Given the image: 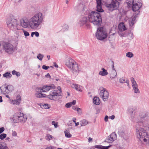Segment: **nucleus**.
<instances>
[{
    "label": "nucleus",
    "mask_w": 149,
    "mask_h": 149,
    "mask_svg": "<svg viewBox=\"0 0 149 149\" xmlns=\"http://www.w3.org/2000/svg\"><path fill=\"white\" fill-rule=\"evenodd\" d=\"M45 15L41 12L37 13L29 19L26 17H23L20 20V25L24 28L30 27L32 29L39 28L44 22Z\"/></svg>",
    "instance_id": "obj_1"
},
{
    "label": "nucleus",
    "mask_w": 149,
    "mask_h": 149,
    "mask_svg": "<svg viewBox=\"0 0 149 149\" xmlns=\"http://www.w3.org/2000/svg\"><path fill=\"white\" fill-rule=\"evenodd\" d=\"M87 15L89 22L95 25L99 26L102 22V19L100 14L95 11L89 12L88 11L86 13Z\"/></svg>",
    "instance_id": "obj_2"
},
{
    "label": "nucleus",
    "mask_w": 149,
    "mask_h": 149,
    "mask_svg": "<svg viewBox=\"0 0 149 149\" xmlns=\"http://www.w3.org/2000/svg\"><path fill=\"white\" fill-rule=\"evenodd\" d=\"M127 3L129 7H132L134 11L139 12V10L142 6L141 0H128Z\"/></svg>",
    "instance_id": "obj_3"
},
{
    "label": "nucleus",
    "mask_w": 149,
    "mask_h": 149,
    "mask_svg": "<svg viewBox=\"0 0 149 149\" xmlns=\"http://www.w3.org/2000/svg\"><path fill=\"white\" fill-rule=\"evenodd\" d=\"M107 32L102 27H100L97 29V32L96 33L97 38L100 40H102L107 37Z\"/></svg>",
    "instance_id": "obj_4"
},
{
    "label": "nucleus",
    "mask_w": 149,
    "mask_h": 149,
    "mask_svg": "<svg viewBox=\"0 0 149 149\" xmlns=\"http://www.w3.org/2000/svg\"><path fill=\"white\" fill-rule=\"evenodd\" d=\"M14 89L13 86L5 84L0 87V91L2 94L5 95L11 93Z\"/></svg>",
    "instance_id": "obj_5"
},
{
    "label": "nucleus",
    "mask_w": 149,
    "mask_h": 149,
    "mask_svg": "<svg viewBox=\"0 0 149 149\" xmlns=\"http://www.w3.org/2000/svg\"><path fill=\"white\" fill-rule=\"evenodd\" d=\"M7 26L13 30H16L18 29L19 24L17 20L15 19L10 18L6 21Z\"/></svg>",
    "instance_id": "obj_6"
},
{
    "label": "nucleus",
    "mask_w": 149,
    "mask_h": 149,
    "mask_svg": "<svg viewBox=\"0 0 149 149\" xmlns=\"http://www.w3.org/2000/svg\"><path fill=\"white\" fill-rule=\"evenodd\" d=\"M119 3L116 0H113L110 3H106L105 5L108 10L112 12L117 9L119 7Z\"/></svg>",
    "instance_id": "obj_7"
},
{
    "label": "nucleus",
    "mask_w": 149,
    "mask_h": 149,
    "mask_svg": "<svg viewBox=\"0 0 149 149\" xmlns=\"http://www.w3.org/2000/svg\"><path fill=\"white\" fill-rule=\"evenodd\" d=\"M100 95V97L104 102L107 101L109 96V93L105 88L101 87L99 88Z\"/></svg>",
    "instance_id": "obj_8"
},
{
    "label": "nucleus",
    "mask_w": 149,
    "mask_h": 149,
    "mask_svg": "<svg viewBox=\"0 0 149 149\" xmlns=\"http://www.w3.org/2000/svg\"><path fill=\"white\" fill-rule=\"evenodd\" d=\"M87 17L84 16L81 17L79 22V24L81 26L87 29H89L90 27V25Z\"/></svg>",
    "instance_id": "obj_9"
},
{
    "label": "nucleus",
    "mask_w": 149,
    "mask_h": 149,
    "mask_svg": "<svg viewBox=\"0 0 149 149\" xmlns=\"http://www.w3.org/2000/svg\"><path fill=\"white\" fill-rule=\"evenodd\" d=\"M73 73L78 74L81 70V69L80 65L75 61L69 68Z\"/></svg>",
    "instance_id": "obj_10"
},
{
    "label": "nucleus",
    "mask_w": 149,
    "mask_h": 149,
    "mask_svg": "<svg viewBox=\"0 0 149 149\" xmlns=\"http://www.w3.org/2000/svg\"><path fill=\"white\" fill-rule=\"evenodd\" d=\"M73 73L78 74L81 70V69L80 65L75 61L69 68Z\"/></svg>",
    "instance_id": "obj_11"
},
{
    "label": "nucleus",
    "mask_w": 149,
    "mask_h": 149,
    "mask_svg": "<svg viewBox=\"0 0 149 149\" xmlns=\"http://www.w3.org/2000/svg\"><path fill=\"white\" fill-rule=\"evenodd\" d=\"M3 48L7 53H11L14 50V48L13 45L10 43L4 42L2 44Z\"/></svg>",
    "instance_id": "obj_12"
},
{
    "label": "nucleus",
    "mask_w": 149,
    "mask_h": 149,
    "mask_svg": "<svg viewBox=\"0 0 149 149\" xmlns=\"http://www.w3.org/2000/svg\"><path fill=\"white\" fill-rule=\"evenodd\" d=\"M56 88L54 84H51L49 86H44L42 88H38L37 89L41 92H47L50 90L54 89Z\"/></svg>",
    "instance_id": "obj_13"
},
{
    "label": "nucleus",
    "mask_w": 149,
    "mask_h": 149,
    "mask_svg": "<svg viewBox=\"0 0 149 149\" xmlns=\"http://www.w3.org/2000/svg\"><path fill=\"white\" fill-rule=\"evenodd\" d=\"M59 96L56 90L50 92L49 95L47 96V97L51 100H56Z\"/></svg>",
    "instance_id": "obj_14"
},
{
    "label": "nucleus",
    "mask_w": 149,
    "mask_h": 149,
    "mask_svg": "<svg viewBox=\"0 0 149 149\" xmlns=\"http://www.w3.org/2000/svg\"><path fill=\"white\" fill-rule=\"evenodd\" d=\"M130 80L132 82V86L133 88L134 93H139L140 91L138 88L137 84L136 83L134 78L133 77H131Z\"/></svg>",
    "instance_id": "obj_15"
},
{
    "label": "nucleus",
    "mask_w": 149,
    "mask_h": 149,
    "mask_svg": "<svg viewBox=\"0 0 149 149\" xmlns=\"http://www.w3.org/2000/svg\"><path fill=\"white\" fill-rule=\"evenodd\" d=\"M21 100V96L19 95H18L17 96L16 99H10L9 101L10 103L11 104L17 105L20 104Z\"/></svg>",
    "instance_id": "obj_16"
},
{
    "label": "nucleus",
    "mask_w": 149,
    "mask_h": 149,
    "mask_svg": "<svg viewBox=\"0 0 149 149\" xmlns=\"http://www.w3.org/2000/svg\"><path fill=\"white\" fill-rule=\"evenodd\" d=\"M116 138L117 136L115 132H113L107 138L106 141L107 142L112 143L116 140Z\"/></svg>",
    "instance_id": "obj_17"
},
{
    "label": "nucleus",
    "mask_w": 149,
    "mask_h": 149,
    "mask_svg": "<svg viewBox=\"0 0 149 149\" xmlns=\"http://www.w3.org/2000/svg\"><path fill=\"white\" fill-rule=\"evenodd\" d=\"M21 115H22V113L20 112H18L15 113L14 114L13 118V122L15 123L19 122V119Z\"/></svg>",
    "instance_id": "obj_18"
},
{
    "label": "nucleus",
    "mask_w": 149,
    "mask_h": 149,
    "mask_svg": "<svg viewBox=\"0 0 149 149\" xmlns=\"http://www.w3.org/2000/svg\"><path fill=\"white\" fill-rule=\"evenodd\" d=\"M75 61L71 58H68L65 61V65L69 68Z\"/></svg>",
    "instance_id": "obj_19"
},
{
    "label": "nucleus",
    "mask_w": 149,
    "mask_h": 149,
    "mask_svg": "<svg viewBox=\"0 0 149 149\" xmlns=\"http://www.w3.org/2000/svg\"><path fill=\"white\" fill-rule=\"evenodd\" d=\"M97 2V10L99 12H102L104 10L102 8L101 0H96Z\"/></svg>",
    "instance_id": "obj_20"
},
{
    "label": "nucleus",
    "mask_w": 149,
    "mask_h": 149,
    "mask_svg": "<svg viewBox=\"0 0 149 149\" xmlns=\"http://www.w3.org/2000/svg\"><path fill=\"white\" fill-rule=\"evenodd\" d=\"M136 15L132 17L131 18H130L129 20V24L130 26L132 27L136 22Z\"/></svg>",
    "instance_id": "obj_21"
},
{
    "label": "nucleus",
    "mask_w": 149,
    "mask_h": 149,
    "mask_svg": "<svg viewBox=\"0 0 149 149\" xmlns=\"http://www.w3.org/2000/svg\"><path fill=\"white\" fill-rule=\"evenodd\" d=\"M71 86L73 88H74L77 91L80 92L82 91L83 89V88L82 86L77 84H73Z\"/></svg>",
    "instance_id": "obj_22"
},
{
    "label": "nucleus",
    "mask_w": 149,
    "mask_h": 149,
    "mask_svg": "<svg viewBox=\"0 0 149 149\" xmlns=\"http://www.w3.org/2000/svg\"><path fill=\"white\" fill-rule=\"evenodd\" d=\"M22 115L20 116V118L19 119V122L24 123L25 122L27 119V116L22 113Z\"/></svg>",
    "instance_id": "obj_23"
},
{
    "label": "nucleus",
    "mask_w": 149,
    "mask_h": 149,
    "mask_svg": "<svg viewBox=\"0 0 149 149\" xmlns=\"http://www.w3.org/2000/svg\"><path fill=\"white\" fill-rule=\"evenodd\" d=\"M108 74V72L107 70L103 68H101V70L99 73V75L103 76H106Z\"/></svg>",
    "instance_id": "obj_24"
},
{
    "label": "nucleus",
    "mask_w": 149,
    "mask_h": 149,
    "mask_svg": "<svg viewBox=\"0 0 149 149\" xmlns=\"http://www.w3.org/2000/svg\"><path fill=\"white\" fill-rule=\"evenodd\" d=\"M118 28L119 30L120 31H123L126 29L124 24L122 22L119 24L118 26Z\"/></svg>",
    "instance_id": "obj_25"
},
{
    "label": "nucleus",
    "mask_w": 149,
    "mask_h": 149,
    "mask_svg": "<svg viewBox=\"0 0 149 149\" xmlns=\"http://www.w3.org/2000/svg\"><path fill=\"white\" fill-rule=\"evenodd\" d=\"M38 91L35 94V95L36 97L41 98L45 97V94L41 93L42 92H40V91Z\"/></svg>",
    "instance_id": "obj_26"
},
{
    "label": "nucleus",
    "mask_w": 149,
    "mask_h": 149,
    "mask_svg": "<svg viewBox=\"0 0 149 149\" xmlns=\"http://www.w3.org/2000/svg\"><path fill=\"white\" fill-rule=\"evenodd\" d=\"M93 103L97 105H99L100 103V101L99 97H95L93 99Z\"/></svg>",
    "instance_id": "obj_27"
},
{
    "label": "nucleus",
    "mask_w": 149,
    "mask_h": 149,
    "mask_svg": "<svg viewBox=\"0 0 149 149\" xmlns=\"http://www.w3.org/2000/svg\"><path fill=\"white\" fill-rule=\"evenodd\" d=\"M117 75V73L115 69H113V70L111 71V73L110 75V77L111 78L113 79L115 78Z\"/></svg>",
    "instance_id": "obj_28"
},
{
    "label": "nucleus",
    "mask_w": 149,
    "mask_h": 149,
    "mask_svg": "<svg viewBox=\"0 0 149 149\" xmlns=\"http://www.w3.org/2000/svg\"><path fill=\"white\" fill-rule=\"evenodd\" d=\"M0 149H9L6 144L3 142L0 143Z\"/></svg>",
    "instance_id": "obj_29"
},
{
    "label": "nucleus",
    "mask_w": 149,
    "mask_h": 149,
    "mask_svg": "<svg viewBox=\"0 0 149 149\" xmlns=\"http://www.w3.org/2000/svg\"><path fill=\"white\" fill-rule=\"evenodd\" d=\"M11 74L9 72H6L4 73L3 74V77L5 78L6 79H9L12 77Z\"/></svg>",
    "instance_id": "obj_30"
},
{
    "label": "nucleus",
    "mask_w": 149,
    "mask_h": 149,
    "mask_svg": "<svg viewBox=\"0 0 149 149\" xmlns=\"http://www.w3.org/2000/svg\"><path fill=\"white\" fill-rule=\"evenodd\" d=\"M88 124V122L85 119H83L80 122V124L81 126H84Z\"/></svg>",
    "instance_id": "obj_31"
},
{
    "label": "nucleus",
    "mask_w": 149,
    "mask_h": 149,
    "mask_svg": "<svg viewBox=\"0 0 149 149\" xmlns=\"http://www.w3.org/2000/svg\"><path fill=\"white\" fill-rule=\"evenodd\" d=\"M12 72L13 75H15L17 77H19L21 75L19 72H17L15 70H13Z\"/></svg>",
    "instance_id": "obj_32"
},
{
    "label": "nucleus",
    "mask_w": 149,
    "mask_h": 149,
    "mask_svg": "<svg viewBox=\"0 0 149 149\" xmlns=\"http://www.w3.org/2000/svg\"><path fill=\"white\" fill-rule=\"evenodd\" d=\"M134 111V109L132 107H129L128 109L127 113L130 115H132Z\"/></svg>",
    "instance_id": "obj_33"
},
{
    "label": "nucleus",
    "mask_w": 149,
    "mask_h": 149,
    "mask_svg": "<svg viewBox=\"0 0 149 149\" xmlns=\"http://www.w3.org/2000/svg\"><path fill=\"white\" fill-rule=\"evenodd\" d=\"M53 138V136L49 134H47L45 137V139L48 141H50Z\"/></svg>",
    "instance_id": "obj_34"
},
{
    "label": "nucleus",
    "mask_w": 149,
    "mask_h": 149,
    "mask_svg": "<svg viewBox=\"0 0 149 149\" xmlns=\"http://www.w3.org/2000/svg\"><path fill=\"white\" fill-rule=\"evenodd\" d=\"M68 28L69 27L66 24H65L63 26L62 30L63 31H66L68 30Z\"/></svg>",
    "instance_id": "obj_35"
},
{
    "label": "nucleus",
    "mask_w": 149,
    "mask_h": 149,
    "mask_svg": "<svg viewBox=\"0 0 149 149\" xmlns=\"http://www.w3.org/2000/svg\"><path fill=\"white\" fill-rule=\"evenodd\" d=\"M64 133L65 134V137L67 138H70L72 136V135L68 131H65Z\"/></svg>",
    "instance_id": "obj_36"
},
{
    "label": "nucleus",
    "mask_w": 149,
    "mask_h": 149,
    "mask_svg": "<svg viewBox=\"0 0 149 149\" xmlns=\"http://www.w3.org/2000/svg\"><path fill=\"white\" fill-rule=\"evenodd\" d=\"M123 140L125 141L126 142L128 143L130 142L129 136L127 135H125L123 136Z\"/></svg>",
    "instance_id": "obj_37"
},
{
    "label": "nucleus",
    "mask_w": 149,
    "mask_h": 149,
    "mask_svg": "<svg viewBox=\"0 0 149 149\" xmlns=\"http://www.w3.org/2000/svg\"><path fill=\"white\" fill-rule=\"evenodd\" d=\"M44 57V55L41 54H38L37 56V58L40 61H41Z\"/></svg>",
    "instance_id": "obj_38"
},
{
    "label": "nucleus",
    "mask_w": 149,
    "mask_h": 149,
    "mask_svg": "<svg viewBox=\"0 0 149 149\" xmlns=\"http://www.w3.org/2000/svg\"><path fill=\"white\" fill-rule=\"evenodd\" d=\"M133 54L131 52H128L126 54V56L128 58H132L133 57Z\"/></svg>",
    "instance_id": "obj_39"
},
{
    "label": "nucleus",
    "mask_w": 149,
    "mask_h": 149,
    "mask_svg": "<svg viewBox=\"0 0 149 149\" xmlns=\"http://www.w3.org/2000/svg\"><path fill=\"white\" fill-rule=\"evenodd\" d=\"M22 30L24 33V35L25 37H27L29 36L30 34L29 32L25 30L24 29H22Z\"/></svg>",
    "instance_id": "obj_40"
},
{
    "label": "nucleus",
    "mask_w": 149,
    "mask_h": 149,
    "mask_svg": "<svg viewBox=\"0 0 149 149\" xmlns=\"http://www.w3.org/2000/svg\"><path fill=\"white\" fill-rule=\"evenodd\" d=\"M52 125H54L55 128H57L58 126V123L55 122L54 121H53L52 122Z\"/></svg>",
    "instance_id": "obj_41"
},
{
    "label": "nucleus",
    "mask_w": 149,
    "mask_h": 149,
    "mask_svg": "<svg viewBox=\"0 0 149 149\" xmlns=\"http://www.w3.org/2000/svg\"><path fill=\"white\" fill-rule=\"evenodd\" d=\"M127 36L128 37L131 39H132L134 38L133 34L131 32H129L128 33Z\"/></svg>",
    "instance_id": "obj_42"
},
{
    "label": "nucleus",
    "mask_w": 149,
    "mask_h": 149,
    "mask_svg": "<svg viewBox=\"0 0 149 149\" xmlns=\"http://www.w3.org/2000/svg\"><path fill=\"white\" fill-rule=\"evenodd\" d=\"M6 134H5L3 133L0 135V139L1 140H3L6 137Z\"/></svg>",
    "instance_id": "obj_43"
},
{
    "label": "nucleus",
    "mask_w": 149,
    "mask_h": 149,
    "mask_svg": "<svg viewBox=\"0 0 149 149\" xmlns=\"http://www.w3.org/2000/svg\"><path fill=\"white\" fill-rule=\"evenodd\" d=\"M110 146H100L98 147V148L100 149H108Z\"/></svg>",
    "instance_id": "obj_44"
},
{
    "label": "nucleus",
    "mask_w": 149,
    "mask_h": 149,
    "mask_svg": "<svg viewBox=\"0 0 149 149\" xmlns=\"http://www.w3.org/2000/svg\"><path fill=\"white\" fill-rule=\"evenodd\" d=\"M119 81L121 83H125L126 81V79H125L124 78L122 77L120 79Z\"/></svg>",
    "instance_id": "obj_45"
},
{
    "label": "nucleus",
    "mask_w": 149,
    "mask_h": 149,
    "mask_svg": "<svg viewBox=\"0 0 149 149\" xmlns=\"http://www.w3.org/2000/svg\"><path fill=\"white\" fill-rule=\"evenodd\" d=\"M72 104L70 102L67 103L65 105V107L67 108H70Z\"/></svg>",
    "instance_id": "obj_46"
},
{
    "label": "nucleus",
    "mask_w": 149,
    "mask_h": 149,
    "mask_svg": "<svg viewBox=\"0 0 149 149\" xmlns=\"http://www.w3.org/2000/svg\"><path fill=\"white\" fill-rule=\"evenodd\" d=\"M16 31V34L19 36L20 34H21V30L19 29L18 28L17 29L16 31Z\"/></svg>",
    "instance_id": "obj_47"
},
{
    "label": "nucleus",
    "mask_w": 149,
    "mask_h": 149,
    "mask_svg": "<svg viewBox=\"0 0 149 149\" xmlns=\"http://www.w3.org/2000/svg\"><path fill=\"white\" fill-rule=\"evenodd\" d=\"M12 135L13 136H15L17 135V134L15 131H12Z\"/></svg>",
    "instance_id": "obj_48"
},
{
    "label": "nucleus",
    "mask_w": 149,
    "mask_h": 149,
    "mask_svg": "<svg viewBox=\"0 0 149 149\" xmlns=\"http://www.w3.org/2000/svg\"><path fill=\"white\" fill-rule=\"evenodd\" d=\"M49 68V66H47L45 65H44L42 66V68L43 69H44L45 70H47L48 69V68Z\"/></svg>",
    "instance_id": "obj_49"
},
{
    "label": "nucleus",
    "mask_w": 149,
    "mask_h": 149,
    "mask_svg": "<svg viewBox=\"0 0 149 149\" xmlns=\"http://www.w3.org/2000/svg\"><path fill=\"white\" fill-rule=\"evenodd\" d=\"M34 35L36 37H38L39 36V33L37 31H35L34 32Z\"/></svg>",
    "instance_id": "obj_50"
},
{
    "label": "nucleus",
    "mask_w": 149,
    "mask_h": 149,
    "mask_svg": "<svg viewBox=\"0 0 149 149\" xmlns=\"http://www.w3.org/2000/svg\"><path fill=\"white\" fill-rule=\"evenodd\" d=\"M5 129L4 127H2L0 128V134L2 133L4 130Z\"/></svg>",
    "instance_id": "obj_51"
},
{
    "label": "nucleus",
    "mask_w": 149,
    "mask_h": 149,
    "mask_svg": "<svg viewBox=\"0 0 149 149\" xmlns=\"http://www.w3.org/2000/svg\"><path fill=\"white\" fill-rule=\"evenodd\" d=\"M43 107L45 109H48L49 108L47 104H45L43 105Z\"/></svg>",
    "instance_id": "obj_52"
},
{
    "label": "nucleus",
    "mask_w": 149,
    "mask_h": 149,
    "mask_svg": "<svg viewBox=\"0 0 149 149\" xmlns=\"http://www.w3.org/2000/svg\"><path fill=\"white\" fill-rule=\"evenodd\" d=\"M119 35L121 37L125 36V34L123 33H120Z\"/></svg>",
    "instance_id": "obj_53"
},
{
    "label": "nucleus",
    "mask_w": 149,
    "mask_h": 149,
    "mask_svg": "<svg viewBox=\"0 0 149 149\" xmlns=\"http://www.w3.org/2000/svg\"><path fill=\"white\" fill-rule=\"evenodd\" d=\"M108 117L107 116H106L104 118V121L105 122H107L108 120Z\"/></svg>",
    "instance_id": "obj_54"
},
{
    "label": "nucleus",
    "mask_w": 149,
    "mask_h": 149,
    "mask_svg": "<svg viewBox=\"0 0 149 149\" xmlns=\"http://www.w3.org/2000/svg\"><path fill=\"white\" fill-rule=\"evenodd\" d=\"M76 102L75 100H73L72 102H70V103H71L72 105H75L76 104Z\"/></svg>",
    "instance_id": "obj_55"
},
{
    "label": "nucleus",
    "mask_w": 149,
    "mask_h": 149,
    "mask_svg": "<svg viewBox=\"0 0 149 149\" xmlns=\"http://www.w3.org/2000/svg\"><path fill=\"white\" fill-rule=\"evenodd\" d=\"M115 116L114 115H112L111 116L109 117L110 118H111V119L113 120V119L115 118Z\"/></svg>",
    "instance_id": "obj_56"
},
{
    "label": "nucleus",
    "mask_w": 149,
    "mask_h": 149,
    "mask_svg": "<svg viewBox=\"0 0 149 149\" xmlns=\"http://www.w3.org/2000/svg\"><path fill=\"white\" fill-rule=\"evenodd\" d=\"M125 83H127V86H129V81L126 79V81L125 82Z\"/></svg>",
    "instance_id": "obj_57"
},
{
    "label": "nucleus",
    "mask_w": 149,
    "mask_h": 149,
    "mask_svg": "<svg viewBox=\"0 0 149 149\" xmlns=\"http://www.w3.org/2000/svg\"><path fill=\"white\" fill-rule=\"evenodd\" d=\"M57 89L60 92H62L61 88L60 86H58L57 87Z\"/></svg>",
    "instance_id": "obj_58"
},
{
    "label": "nucleus",
    "mask_w": 149,
    "mask_h": 149,
    "mask_svg": "<svg viewBox=\"0 0 149 149\" xmlns=\"http://www.w3.org/2000/svg\"><path fill=\"white\" fill-rule=\"evenodd\" d=\"M54 67H56V68L58 67V65L56 63L54 62Z\"/></svg>",
    "instance_id": "obj_59"
},
{
    "label": "nucleus",
    "mask_w": 149,
    "mask_h": 149,
    "mask_svg": "<svg viewBox=\"0 0 149 149\" xmlns=\"http://www.w3.org/2000/svg\"><path fill=\"white\" fill-rule=\"evenodd\" d=\"M6 139V140H8L9 141H11V140L10 139V138L8 137H7Z\"/></svg>",
    "instance_id": "obj_60"
},
{
    "label": "nucleus",
    "mask_w": 149,
    "mask_h": 149,
    "mask_svg": "<svg viewBox=\"0 0 149 149\" xmlns=\"http://www.w3.org/2000/svg\"><path fill=\"white\" fill-rule=\"evenodd\" d=\"M45 77L49 78L50 77V75L49 73H47V74L45 75Z\"/></svg>",
    "instance_id": "obj_61"
},
{
    "label": "nucleus",
    "mask_w": 149,
    "mask_h": 149,
    "mask_svg": "<svg viewBox=\"0 0 149 149\" xmlns=\"http://www.w3.org/2000/svg\"><path fill=\"white\" fill-rule=\"evenodd\" d=\"M77 108H78L77 107H73V109L74 110H77Z\"/></svg>",
    "instance_id": "obj_62"
},
{
    "label": "nucleus",
    "mask_w": 149,
    "mask_h": 149,
    "mask_svg": "<svg viewBox=\"0 0 149 149\" xmlns=\"http://www.w3.org/2000/svg\"><path fill=\"white\" fill-rule=\"evenodd\" d=\"M76 120V118H74L72 119V121H73V122H74V123H75Z\"/></svg>",
    "instance_id": "obj_63"
},
{
    "label": "nucleus",
    "mask_w": 149,
    "mask_h": 149,
    "mask_svg": "<svg viewBox=\"0 0 149 149\" xmlns=\"http://www.w3.org/2000/svg\"><path fill=\"white\" fill-rule=\"evenodd\" d=\"M3 102V100L2 99V97L0 96V102Z\"/></svg>",
    "instance_id": "obj_64"
}]
</instances>
